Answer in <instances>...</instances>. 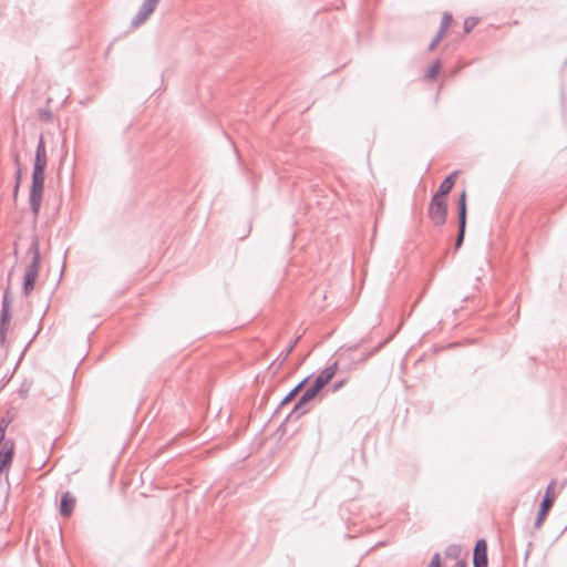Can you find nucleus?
Returning a JSON list of instances; mask_svg holds the SVG:
<instances>
[{
    "mask_svg": "<svg viewBox=\"0 0 567 567\" xmlns=\"http://www.w3.org/2000/svg\"><path fill=\"white\" fill-rule=\"evenodd\" d=\"M47 164V147L44 138L41 135L35 148L31 176V187L29 193V204L34 216H38L43 198Z\"/></svg>",
    "mask_w": 567,
    "mask_h": 567,
    "instance_id": "obj_1",
    "label": "nucleus"
},
{
    "mask_svg": "<svg viewBox=\"0 0 567 567\" xmlns=\"http://www.w3.org/2000/svg\"><path fill=\"white\" fill-rule=\"evenodd\" d=\"M338 370V361L323 369L305 390L296 402L292 411L288 414V420H299L310 411L309 404L316 400L321 390L332 380Z\"/></svg>",
    "mask_w": 567,
    "mask_h": 567,
    "instance_id": "obj_2",
    "label": "nucleus"
},
{
    "mask_svg": "<svg viewBox=\"0 0 567 567\" xmlns=\"http://www.w3.org/2000/svg\"><path fill=\"white\" fill-rule=\"evenodd\" d=\"M28 254L32 256V259L27 267L23 282H22V292L24 296H29L35 286V281L39 276L40 264H41V254H40V238L37 234L32 235L30 247L28 248Z\"/></svg>",
    "mask_w": 567,
    "mask_h": 567,
    "instance_id": "obj_3",
    "label": "nucleus"
},
{
    "mask_svg": "<svg viewBox=\"0 0 567 567\" xmlns=\"http://www.w3.org/2000/svg\"><path fill=\"white\" fill-rule=\"evenodd\" d=\"M11 289L8 286L2 296L1 310H0V347H4L7 333L10 328L11 321Z\"/></svg>",
    "mask_w": 567,
    "mask_h": 567,
    "instance_id": "obj_4",
    "label": "nucleus"
},
{
    "mask_svg": "<svg viewBox=\"0 0 567 567\" xmlns=\"http://www.w3.org/2000/svg\"><path fill=\"white\" fill-rule=\"evenodd\" d=\"M427 216L435 227H442L447 218V199L432 196Z\"/></svg>",
    "mask_w": 567,
    "mask_h": 567,
    "instance_id": "obj_5",
    "label": "nucleus"
},
{
    "mask_svg": "<svg viewBox=\"0 0 567 567\" xmlns=\"http://www.w3.org/2000/svg\"><path fill=\"white\" fill-rule=\"evenodd\" d=\"M466 190L463 189L457 199V235L455 238V248L458 249L465 237L466 221H467V203Z\"/></svg>",
    "mask_w": 567,
    "mask_h": 567,
    "instance_id": "obj_6",
    "label": "nucleus"
},
{
    "mask_svg": "<svg viewBox=\"0 0 567 567\" xmlns=\"http://www.w3.org/2000/svg\"><path fill=\"white\" fill-rule=\"evenodd\" d=\"M555 482L551 481L546 487L545 495L540 502L538 513L534 523L536 529L540 528L544 520L546 519L548 513L550 512L554 502H555V493H554Z\"/></svg>",
    "mask_w": 567,
    "mask_h": 567,
    "instance_id": "obj_7",
    "label": "nucleus"
},
{
    "mask_svg": "<svg viewBox=\"0 0 567 567\" xmlns=\"http://www.w3.org/2000/svg\"><path fill=\"white\" fill-rule=\"evenodd\" d=\"M383 343H379L377 347H374L371 351L369 352H362L361 355L358 358V359H353L351 358V352L357 350L359 348L358 344L353 346V347H350L349 349L347 350H341L340 353H339V359H338V364L340 362H349V363H354V364H360V363H363L365 362L370 357H372L374 353H377L381 347H382Z\"/></svg>",
    "mask_w": 567,
    "mask_h": 567,
    "instance_id": "obj_8",
    "label": "nucleus"
},
{
    "mask_svg": "<svg viewBox=\"0 0 567 567\" xmlns=\"http://www.w3.org/2000/svg\"><path fill=\"white\" fill-rule=\"evenodd\" d=\"M487 542L484 538L476 540L473 549V567H487Z\"/></svg>",
    "mask_w": 567,
    "mask_h": 567,
    "instance_id": "obj_9",
    "label": "nucleus"
},
{
    "mask_svg": "<svg viewBox=\"0 0 567 567\" xmlns=\"http://www.w3.org/2000/svg\"><path fill=\"white\" fill-rule=\"evenodd\" d=\"M14 456V441L8 439V441L0 446V474L7 472L13 461Z\"/></svg>",
    "mask_w": 567,
    "mask_h": 567,
    "instance_id": "obj_10",
    "label": "nucleus"
},
{
    "mask_svg": "<svg viewBox=\"0 0 567 567\" xmlns=\"http://www.w3.org/2000/svg\"><path fill=\"white\" fill-rule=\"evenodd\" d=\"M157 4L158 1L156 0H144L137 13L132 20V25L136 28L144 23L150 18V16L155 11Z\"/></svg>",
    "mask_w": 567,
    "mask_h": 567,
    "instance_id": "obj_11",
    "label": "nucleus"
},
{
    "mask_svg": "<svg viewBox=\"0 0 567 567\" xmlns=\"http://www.w3.org/2000/svg\"><path fill=\"white\" fill-rule=\"evenodd\" d=\"M301 339V336H298L286 349H284L279 354L278 357L270 363V365L268 367V370L269 372L272 374V375H276L280 368L285 364V362L287 361L288 357L291 354V352L293 351L295 347L297 346V343L299 342V340Z\"/></svg>",
    "mask_w": 567,
    "mask_h": 567,
    "instance_id": "obj_12",
    "label": "nucleus"
},
{
    "mask_svg": "<svg viewBox=\"0 0 567 567\" xmlns=\"http://www.w3.org/2000/svg\"><path fill=\"white\" fill-rule=\"evenodd\" d=\"M458 173V171H454L449 176H446L440 184L439 189L433 196L447 199L449 194L451 193L456 183V177Z\"/></svg>",
    "mask_w": 567,
    "mask_h": 567,
    "instance_id": "obj_13",
    "label": "nucleus"
},
{
    "mask_svg": "<svg viewBox=\"0 0 567 567\" xmlns=\"http://www.w3.org/2000/svg\"><path fill=\"white\" fill-rule=\"evenodd\" d=\"M75 506V497L70 493L65 492L61 496L60 501V514L63 517H70Z\"/></svg>",
    "mask_w": 567,
    "mask_h": 567,
    "instance_id": "obj_14",
    "label": "nucleus"
},
{
    "mask_svg": "<svg viewBox=\"0 0 567 567\" xmlns=\"http://www.w3.org/2000/svg\"><path fill=\"white\" fill-rule=\"evenodd\" d=\"M308 380H309V377H306L293 389H291L287 393V395L280 401L279 408H282L284 405H287L288 403H290L299 394V392L305 388Z\"/></svg>",
    "mask_w": 567,
    "mask_h": 567,
    "instance_id": "obj_15",
    "label": "nucleus"
},
{
    "mask_svg": "<svg viewBox=\"0 0 567 567\" xmlns=\"http://www.w3.org/2000/svg\"><path fill=\"white\" fill-rule=\"evenodd\" d=\"M440 69H441V61L439 59L434 60L425 73V79L430 80V81L435 80L439 74Z\"/></svg>",
    "mask_w": 567,
    "mask_h": 567,
    "instance_id": "obj_16",
    "label": "nucleus"
},
{
    "mask_svg": "<svg viewBox=\"0 0 567 567\" xmlns=\"http://www.w3.org/2000/svg\"><path fill=\"white\" fill-rule=\"evenodd\" d=\"M462 548L460 545L452 544L445 548V556L451 559H457L461 555Z\"/></svg>",
    "mask_w": 567,
    "mask_h": 567,
    "instance_id": "obj_17",
    "label": "nucleus"
},
{
    "mask_svg": "<svg viewBox=\"0 0 567 567\" xmlns=\"http://www.w3.org/2000/svg\"><path fill=\"white\" fill-rule=\"evenodd\" d=\"M453 21V16L451 12H444L441 19L440 28L439 30L446 33L447 29L450 28L451 23Z\"/></svg>",
    "mask_w": 567,
    "mask_h": 567,
    "instance_id": "obj_18",
    "label": "nucleus"
},
{
    "mask_svg": "<svg viewBox=\"0 0 567 567\" xmlns=\"http://www.w3.org/2000/svg\"><path fill=\"white\" fill-rule=\"evenodd\" d=\"M477 22H478L477 18L467 17L464 20V24H463L464 33H470L476 27Z\"/></svg>",
    "mask_w": 567,
    "mask_h": 567,
    "instance_id": "obj_19",
    "label": "nucleus"
},
{
    "mask_svg": "<svg viewBox=\"0 0 567 567\" xmlns=\"http://www.w3.org/2000/svg\"><path fill=\"white\" fill-rule=\"evenodd\" d=\"M33 382L31 380H24L19 388V395L25 399L32 388Z\"/></svg>",
    "mask_w": 567,
    "mask_h": 567,
    "instance_id": "obj_20",
    "label": "nucleus"
},
{
    "mask_svg": "<svg viewBox=\"0 0 567 567\" xmlns=\"http://www.w3.org/2000/svg\"><path fill=\"white\" fill-rule=\"evenodd\" d=\"M39 118L43 122H51L53 118V114H52L51 110L42 109V110H39Z\"/></svg>",
    "mask_w": 567,
    "mask_h": 567,
    "instance_id": "obj_21",
    "label": "nucleus"
},
{
    "mask_svg": "<svg viewBox=\"0 0 567 567\" xmlns=\"http://www.w3.org/2000/svg\"><path fill=\"white\" fill-rule=\"evenodd\" d=\"M427 567H441V556H440V553H435L432 556Z\"/></svg>",
    "mask_w": 567,
    "mask_h": 567,
    "instance_id": "obj_22",
    "label": "nucleus"
},
{
    "mask_svg": "<svg viewBox=\"0 0 567 567\" xmlns=\"http://www.w3.org/2000/svg\"><path fill=\"white\" fill-rule=\"evenodd\" d=\"M296 421L297 420H288V415H287L286 419L284 420V422L277 429V432L280 433V435L282 436L286 433L287 424L290 423V422H296Z\"/></svg>",
    "mask_w": 567,
    "mask_h": 567,
    "instance_id": "obj_23",
    "label": "nucleus"
},
{
    "mask_svg": "<svg viewBox=\"0 0 567 567\" xmlns=\"http://www.w3.org/2000/svg\"><path fill=\"white\" fill-rule=\"evenodd\" d=\"M10 423H11V419L1 417L0 419V427H2V431L6 432Z\"/></svg>",
    "mask_w": 567,
    "mask_h": 567,
    "instance_id": "obj_24",
    "label": "nucleus"
},
{
    "mask_svg": "<svg viewBox=\"0 0 567 567\" xmlns=\"http://www.w3.org/2000/svg\"><path fill=\"white\" fill-rule=\"evenodd\" d=\"M21 178H22V168L21 167H17L16 174H14V179H16V183L18 185L21 184Z\"/></svg>",
    "mask_w": 567,
    "mask_h": 567,
    "instance_id": "obj_25",
    "label": "nucleus"
},
{
    "mask_svg": "<svg viewBox=\"0 0 567 567\" xmlns=\"http://www.w3.org/2000/svg\"><path fill=\"white\" fill-rule=\"evenodd\" d=\"M444 35H445V33L439 30V31L436 32L435 37H434L432 40H433L436 44H439V43H440V41L443 39V37H444Z\"/></svg>",
    "mask_w": 567,
    "mask_h": 567,
    "instance_id": "obj_26",
    "label": "nucleus"
},
{
    "mask_svg": "<svg viewBox=\"0 0 567 567\" xmlns=\"http://www.w3.org/2000/svg\"><path fill=\"white\" fill-rule=\"evenodd\" d=\"M12 159L16 164V167H21L20 155L17 152L12 153Z\"/></svg>",
    "mask_w": 567,
    "mask_h": 567,
    "instance_id": "obj_27",
    "label": "nucleus"
},
{
    "mask_svg": "<svg viewBox=\"0 0 567 567\" xmlns=\"http://www.w3.org/2000/svg\"><path fill=\"white\" fill-rule=\"evenodd\" d=\"M8 440H6V432L0 427V446H2Z\"/></svg>",
    "mask_w": 567,
    "mask_h": 567,
    "instance_id": "obj_28",
    "label": "nucleus"
},
{
    "mask_svg": "<svg viewBox=\"0 0 567 567\" xmlns=\"http://www.w3.org/2000/svg\"><path fill=\"white\" fill-rule=\"evenodd\" d=\"M344 383H346V380H340L337 383H334L333 391H338L339 389H341L344 385Z\"/></svg>",
    "mask_w": 567,
    "mask_h": 567,
    "instance_id": "obj_29",
    "label": "nucleus"
},
{
    "mask_svg": "<svg viewBox=\"0 0 567 567\" xmlns=\"http://www.w3.org/2000/svg\"><path fill=\"white\" fill-rule=\"evenodd\" d=\"M454 567H467V563L464 559H457Z\"/></svg>",
    "mask_w": 567,
    "mask_h": 567,
    "instance_id": "obj_30",
    "label": "nucleus"
},
{
    "mask_svg": "<svg viewBox=\"0 0 567 567\" xmlns=\"http://www.w3.org/2000/svg\"><path fill=\"white\" fill-rule=\"evenodd\" d=\"M19 189H20V185H18L17 183H14V186H13V198H14V199L18 197Z\"/></svg>",
    "mask_w": 567,
    "mask_h": 567,
    "instance_id": "obj_31",
    "label": "nucleus"
},
{
    "mask_svg": "<svg viewBox=\"0 0 567 567\" xmlns=\"http://www.w3.org/2000/svg\"><path fill=\"white\" fill-rule=\"evenodd\" d=\"M436 47H437V44L432 40L431 43L429 44L427 50L433 51V50H435Z\"/></svg>",
    "mask_w": 567,
    "mask_h": 567,
    "instance_id": "obj_32",
    "label": "nucleus"
}]
</instances>
